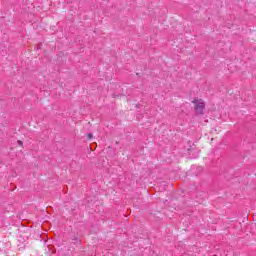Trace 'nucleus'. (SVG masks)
Segmentation results:
<instances>
[{
	"mask_svg": "<svg viewBox=\"0 0 256 256\" xmlns=\"http://www.w3.org/2000/svg\"><path fill=\"white\" fill-rule=\"evenodd\" d=\"M192 103L194 104L197 115H203V113H205V101L202 99H194Z\"/></svg>",
	"mask_w": 256,
	"mask_h": 256,
	"instance_id": "f257e3e1",
	"label": "nucleus"
},
{
	"mask_svg": "<svg viewBox=\"0 0 256 256\" xmlns=\"http://www.w3.org/2000/svg\"><path fill=\"white\" fill-rule=\"evenodd\" d=\"M18 145L23 146V141L18 140Z\"/></svg>",
	"mask_w": 256,
	"mask_h": 256,
	"instance_id": "f03ea898",
	"label": "nucleus"
},
{
	"mask_svg": "<svg viewBox=\"0 0 256 256\" xmlns=\"http://www.w3.org/2000/svg\"><path fill=\"white\" fill-rule=\"evenodd\" d=\"M88 139H93V134H88Z\"/></svg>",
	"mask_w": 256,
	"mask_h": 256,
	"instance_id": "7ed1b4c3",
	"label": "nucleus"
}]
</instances>
